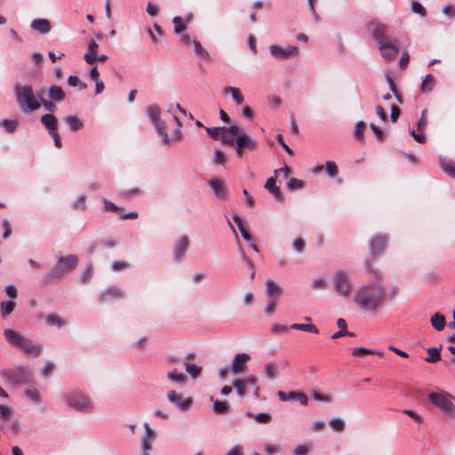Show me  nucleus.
<instances>
[{
    "instance_id": "f257e3e1",
    "label": "nucleus",
    "mask_w": 455,
    "mask_h": 455,
    "mask_svg": "<svg viewBox=\"0 0 455 455\" xmlns=\"http://www.w3.org/2000/svg\"><path fill=\"white\" fill-rule=\"evenodd\" d=\"M386 296L384 286L375 281L360 286L355 291L353 301L365 310H376L383 303Z\"/></svg>"
},
{
    "instance_id": "f03ea898",
    "label": "nucleus",
    "mask_w": 455,
    "mask_h": 455,
    "mask_svg": "<svg viewBox=\"0 0 455 455\" xmlns=\"http://www.w3.org/2000/svg\"><path fill=\"white\" fill-rule=\"evenodd\" d=\"M160 113L161 110L157 105H151L147 110V116L155 126L156 133L161 139L162 144L169 146L172 141H180L182 139V132L180 130L182 124L180 119L176 116H172L177 127L173 130L172 137H169L165 123L160 119Z\"/></svg>"
},
{
    "instance_id": "7ed1b4c3",
    "label": "nucleus",
    "mask_w": 455,
    "mask_h": 455,
    "mask_svg": "<svg viewBox=\"0 0 455 455\" xmlns=\"http://www.w3.org/2000/svg\"><path fill=\"white\" fill-rule=\"evenodd\" d=\"M4 336L7 342L13 347L21 348L25 353L29 354L35 357L41 355L43 347L35 343L30 339H28L12 329H5Z\"/></svg>"
},
{
    "instance_id": "20e7f679",
    "label": "nucleus",
    "mask_w": 455,
    "mask_h": 455,
    "mask_svg": "<svg viewBox=\"0 0 455 455\" xmlns=\"http://www.w3.org/2000/svg\"><path fill=\"white\" fill-rule=\"evenodd\" d=\"M13 91L21 112H32L40 108V103L30 85L15 84Z\"/></svg>"
},
{
    "instance_id": "39448f33",
    "label": "nucleus",
    "mask_w": 455,
    "mask_h": 455,
    "mask_svg": "<svg viewBox=\"0 0 455 455\" xmlns=\"http://www.w3.org/2000/svg\"><path fill=\"white\" fill-rule=\"evenodd\" d=\"M429 401L435 404L443 415L451 417L455 413L453 400L455 397L446 392H433L428 395Z\"/></svg>"
},
{
    "instance_id": "423d86ee",
    "label": "nucleus",
    "mask_w": 455,
    "mask_h": 455,
    "mask_svg": "<svg viewBox=\"0 0 455 455\" xmlns=\"http://www.w3.org/2000/svg\"><path fill=\"white\" fill-rule=\"evenodd\" d=\"M233 387L240 398L244 397L250 391H252L255 398L259 396V387L258 386L257 378L253 375H249L245 378L235 379L233 381Z\"/></svg>"
},
{
    "instance_id": "0eeeda50",
    "label": "nucleus",
    "mask_w": 455,
    "mask_h": 455,
    "mask_svg": "<svg viewBox=\"0 0 455 455\" xmlns=\"http://www.w3.org/2000/svg\"><path fill=\"white\" fill-rule=\"evenodd\" d=\"M66 402L73 409L81 412H89L94 409L92 399L82 393L71 392L64 395Z\"/></svg>"
},
{
    "instance_id": "6e6552de",
    "label": "nucleus",
    "mask_w": 455,
    "mask_h": 455,
    "mask_svg": "<svg viewBox=\"0 0 455 455\" xmlns=\"http://www.w3.org/2000/svg\"><path fill=\"white\" fill-rule=\"evenodd\" d=\"M259 141L251 137L248 133L243 132L235 138V155L237 158L242 159L245 153L253 152L259 147Z\"/></svg>"
},
{
    "instance_id": "1a4fd4ad",
    "label": "nucleus",
    "mask_w": 455,
    "mask_h": 455,
    "mask_svg": "<svg viewBox=\"0 0 455 455\" xmlns=\"http://www.w3.org/2000/svg\"><path fill=\"white\" fill-rule=\"evenodd\" d=\"M333 287L337 295L347 298L353 291L349 275L343 270L337 271L333 277Z\"/></svg>"
},
{
    "instance_id": "9d476101",
    "label": "nucleus",
    "mask_w": 455,
    "mask_h": 455,
    "mask_svg": "<svg viewBox=\"0 0 455 455\" xmlns=\"http://www.w3.org/2000/svg\"><path fill=\"white\" fill-rule=\"evenodd\" d=\"M299 52V48L292 45L281 47L277 44H271L269 46L270 55L277 60H286L291 58H295L298 56Z\"/></svg>"
},
{
    "instance_id": "9b49d317",
    "label": "nucleus",
    "mask_w": 455,
    "mask_h": 455,
    "mask_svg": "<svg viewBox=\"0 0 455 455\" xmlns=\"http://www.w3.org/2000/svg\"><path fill=\"white\" fill-rule=\"evenodd\" d=\"M377 47L379 50L382 58L387 62L394 60L399 52L397 40L387 39L386 41L379 42V44H377Z\"/></svg>"
},
{
    "instance_id": "f8f14e48",
    "label": "nucleus",
    "mask_w": 455,
    "mask_h": 455,
    "mask_svg": "<svg viewBox=\"0 0 455 455\" xmlns=\"http://www.w3.org/2000/svg\"><path fill=\"white\" fill-rule=\"evenodd\" d=\"M28 371L26 369L20 371L6 370L3 371L4 379L12 385H20L26 382Z\"/></svg>"
},
{
    "instance_id": "ddd939ff",
    "label": "nucleus",
    "mask_w": 455,
    "mask_h": 455,
    "mask_svg": "<svg viewBox=\"0 0 455 455\" xmlns=\"http://www.w3.org/2000/svg\"><path fill=\"white\" fill-rule=\"evenodd\" d=\"M167 399L180 411H187L193 403L191 397L182 398V396L174 390H171L167 393Z\"/></svg>"
},
{
    "instance_id": "4468645a",
    "label": "nucleus",
    "mask_w": 455,
    "mask_h": 455,
    "mask_svg": "<svg viewBox=\"0 0 455 455\" xmlns=\"http://www.w3.org/2000/svg\"><path fill=\"white\" fill-rule=\"evenodd\" d=\"M368 29L371 33L376 44H379V42H383L388 39L387 37L388 33V27L385 24L371 22L368 25Z\"/></svg>"
},
{
    "instance_id": "2eb2a0df",
    "label": "nucleus",
    "mask_w": 455,
    "mask_h": 455,
    "mask_svg": "<svg viewBox=\"0 0 455 455\" xmlns=\"http://www.w3.org/2000/svg\"><path fill=\"white\" fill-rule=\"evenodd\" d=\"M195 358L196 355L194 353H189L186 355L183 362L187 373L190 375L192 379L199 378L203 371L202 366L195 363Z\"/></svg>"
},
{
    "instance_id": "dca6fc26",
    "label": "nucleus",
    "mask_w": 455,
    "mask_h": 455,
    "mask_svg": "<svg viewBox=\"0 0 455 455\" xmlns=\"http://www.w3.org/2000/svg\"><path fill=\"white\" fill-rule=\"evenodd\" d=\"M250 359L251 356L249 354H236L229 365V371L235 374H238L244 371V370L246 369V363Z\"/></svg>"
},
{
    "instance_id": "f3484780",
    "label": "nucleus",
    "mask_w": 455,
    "mask_h": 455,
    "mask_svg": "<svg viewBox=\"0 0 455 455\" xmlns=\"http://www.w3.org/2000/svg\"><path fill=\"white\" fill-rule=\"evenodd\" d=\"M189 246V239L187 235H181L175 243L173 248V259L176 262H180Z\"/></svg>"
},
{
    "instance_id": "a211bd4d",
    "label": "nucleus",
    "mask_w": 455,
    "mask_h": 455,
    "mask_svg": "<svg viewBox=\"0 0 455 455\" xmlns=\"http://www.w3.org/2000/svg\"><path fill=\"white\" fill-rule=\"evenodd\" d=\"M143 427L144 433L141 438L140 448L141 450L150 451L152 448V442L156 438V433L148 422L143 423Z\"/></svg>"
},
{
    "instance_id": "6ab92c4d",
    "label": "nucleus",
    "mask_w": 455,
    "mask_h": 455,
    "mask_svg": "<svg viewBox=\"0 0 455 455\" xmlns=\"http://www.w3.org/2000/svg\"><path fill=\"white\" fill-rule=\"evenodd\" d=\"M387 236L386 235H378L373 236L370 241V249L372 255L381 254L387 245Z\"/></svg>"
},
{
    "instance_id": "aec40b11",
    "label": "nucleus",
    "mask_w": 455,
    "mask_h": 455,
    "mask_svg": "<svg viewBox=\"0 0 455 455\" xmlns=\"http://www.w3.org/2000/svg\"><path fill=\"white\" fill-rule=\"evenodd\" d=\"M277 395L281 401L286 402L295 400L299 402L302 405H307L308 403L307 395L305 393L299 391L283 392L278 391Z\"/></svg>"
},
{
    "instance_id": "412c9836",
    "label": "nucleus",
    "mask_w": 455,
    "mask_h": 455,
    "mask_svg": "<svg viewBox=\"0 0 455 455\" xmlns=\"http://www.w3.org/2000/svg\"><path fill=\"white\" fill-rule=\"evenodd\" d=\"M209 186L213 191L217 199L224 200L227 197L228 189L221 180L213 178L209 180Z\"/></svg>"
},
{
    "instance_id": "4be33fe9",
    "label": "nucleus",
    "mask_w": 455,
    "mask_h": 455,
    "mask_svg": "<svg viewBox=\"0 0 455 455\" xmlns=\"http://www.w3.org/2000/svg\"><path fill=\"white\" fill-rule=\"evenodd\" d=\"M77 257L74 254L61 256L58 259L57 266L64 272L71 271L77 263Z\"/></svg>"
},
{
    "instance_id": "5701e85b",
    "label": "nucleus",
    "mask_w": 455,
    "mask_h": 455,
    "mask_svg": "<svg viewBox=\"0 0 455 455\" xmlns=\"http://www.w3.org/2000/svg\"><path fill=\"white\" fill-rule=\"evenodd\" d=\"M40 122L44 125L49 134L58 132V120L52 114H44L40 117Z\"/></svg>"
},
{
    "instance_id": "b1692460",
    "label": "nucleus",
    "mask_w": 455,
    "mask_h": 455,
    "mask_svg": "<svg viewBox=\"0 0 455 455\" xmlns=\"http://www.w3.org/2000/svg\"><path fill=\"white\" fill-rule=\"evenodd\" d=\"M99 44L95 40L91 39L88 44L87 52H85L84 59L87 64H93L96 61L98 55Z\"/></svg>"
},
{
    "instance_id": "393cba45",
    "label": "nucleus",
    "mask_w": 455,
    "mask_h": 455,
    "mask_svg": "<svg viewBox=\"0 0 455 455\" xmlns=\"http://www.w3.org/2000/svg\"><path fill=\"white\" fill-rule=\"evenodd\" d=\"M30 27L44 35L48 34L51 30L50 21L46 19H35L32 20Z\"/></svg>"
},
{
    "instance_id": "a878e982",
    "label": "nucleus",
    "mask_w": 455,
    "mask_h": 455,
    "mask_svg": "<svg viewBox=\"0 0 455 455\" xmlns=\"http://www.w3.org/2000/svg\"><path fill=\"white\" fill-rule=\"evenodd\" d=\"M265 188L267 189L275 196V198L277 199L278 201L283 200V196L279 187H277L275 185V178L271 177L267 180L266 184H265Z\"/></svg>"
},
{
    "instance_id": "bb28decb",
    "label": "nucleus",
    "mask_w": 455,
    "mask_h": 455,
    "mask_svg": "<svg viewBox=\"0 0 455 455\" xmlns=\"http://www.w3.org/2000/svg\"><path fill=\"white\" fill-rule=\"evenodd\" d=\"M223 93H230L233 100L237 105H241L244 101V97L241 92V90L237 87L227 86L223 89Z\"/></svg>"
},
{
    "instance_id": "cd10ccee",
    "label": "nucleus",
    "mask_w": 455,
    "mask_h": 455,
    "mask_svg": "<svg viewBox=\"0 0 455 455\" xmlns=\"http://www.w3.org/2000/svg\"><path fill=\"white\" fill-rule=\"evenodd\" d=\"M337 325L339 328H341V331H339L335 333L332 334L331 336V339H339V338H341L343 336H349V337H354L355 336V333L354 332H350L347 331V322L345 321V319L343 318H339L337 320Z\"/></svg>"
},
{
    "instance_id": "c85d7f7f",
    "label": "nucleus",
    "mask_w": 455,
    "mask_h": 455,
    "mask_svg": "<svg viewBox=\"0 0 455 455\" xmlns=\"http://www.w3.org/2000/svg\"><path fill=\"white\" fill-rule=\"evenodd\" d=\"M108 296L121 299L124 297V291L117 287H109L105 290V292L102 295L100 296V301L104 302L108 299Z\"/></svg>"
},
{
    "instance_id": "c756f323",
    "label": "nucleus",
    "mask_w": 455,
    "mask_h": 455,
    "mask_svg": "<svg viewBox=\"0 0 455 455\" xmlns=\"http://www.w3.org/2000/svg\"><path fill=\"white\" fill-rule=\"evenodd\" d=\"M210 401L213 403V411L217 414H225L229 411V404L227 402H222L218 399L210 397Z\"/></svg>"
},
{
    "instance_id": "7c9ffc66",
    "label": "nucleus",
    "mask_w": 455,
    "mask_h": 455,
    "mask_svg": "<svg viewBox=\"0 0 455 455\" xmlns=\"http://www.w3.org/2000/svg\"><path fill=\"white\" fill-rule=\"evenodd\" d=\"M433 328L436 331H443L444 329L446 320L443 315L441 313H435L431 316L430 319Z\"/></svg>"
},
{
    "instance_id": "2f4dec72",
    "label": "nucleus",
    "mask_w": 455,
    "mask_h": 455,
    "mask_svg": "<svg viewBox=\"0 0 455 455\" xmlns=\"http://www.w3.org/2000/svg\"><path fill=\"white\" fill-rule=\"evenodd\" d=\"M167 379L171 382L180 385H185L187 381L186 376L182 372L178 371L176 369H173L167 373Z\"/></svg>"
},
{
    "instance_id": "473e14b6",
    "label": "nucleus",
    "mask_w": 455,
    "mask_h": 455,
    "mask_svg": "<svg viewBox=\"0 0 455 455\" xmlns=\"http://www.w3.org/2000/svg\"><path fill=\"white\" fill-rule=\"evenodd\" d=\"M48 95L51 100L60 102L65 99V92L60 86H52L49 88Z\"/></svg>"
},
{
    "instance_id": "72a5a7b5",
    "label": "nucleus",
    "mask_w": 455,
    "mask_h": 455,
    "mask_svg": "<svg viewBox=\"0 0 455 455\" xmlns=\"http://www.w3.org/2000/svg\"><path fill=\"white\" fill-rule=\"evenodd\" d=\"M267 295L269 297H279L282 294V288L276 284L273 280H267Z\"/></svg>"
},
{
    "instance_id": "f704fd0d",
    "label": "nucleus",
    "mask_w": 455,
    "mask_h": 455,
    "mask_svg": "<svg viewBox=\"0 0 455 455\" xmlns=\"http://www.w3.org/2000/svg\"><path fill=\"white\" fill-rule=\"evenodd\" d=\"M65 122L72 132H76L84 126L83 122L76 116L73 115L66 116Z\"/></svg>"
},
{
    "instance_id": "c9c22d12",
    "label": "nucleus",
    "mask_w": 455,
    "mask_h": 455,
    "mask_svg": "<svg viewBox=\"0 0 455 455\" xmlns=\"http://www.w3.org/2000/svg\"><path fill=\"white\" fill-rule=\"evenodd\" d=\"M290 328L293 329V330L307 331V332H311V333H315V334H318L319 333L318 328L315 324H312V323H309V324H307V323H292L290 326Z\"/></svg>"
},
{
    "instance_id": "e433bc0d",
    "label": "nucleus",
    "mask_w": 455,
    "mask_h": 455,
    "mask_svg": "<svg viewBox=\"0 0 455 455\" xmlns=\"http://www.w3.org/2000/svg\"><path fill=\"white\" fill-rule=\"evenodd\" d=\"M246 415L250 418H253L257 422L260 424H267L271 420V415L267 412L252 413L251 411L246 412Z\"/></svg>"
},
{
    "instance_id": "4c0bfd02",
    "label": "nucleus",
    "mask_w": 455,
    "mask_h": 455,
    "mask_svg": "<svg viewBox=\"0 0 455 455\" xmlns=\"http://www.w3.org/2000/svg\"><path fill=\"white\" fill-rule=\"evenodd\" d=\"M435 84V79L433 75H427L422 81L421 90L423 92H429L433 90Z\"/></svg>"
},
{
    "instance_id": "58836bf2",
    "label": "nucleus",
    "mask_w": 455,
    "mask_h": 455,
    "mask_svg": "<svg viewBox=\"0 0 455 455\" xmlns=\"http://www.w3.org/2000/svg\"><path fill=\"white\" fill-rule=\"evenodd\" d=\"M233 220L237 225V228H238L243 238L248 242L251 241V236L250 233L244 228L241 217L238 214H235L233 217Z\"/></svg>"
},
{
    "instance_id": "ea45409f",
    "label": "nucleus",
    "mask_w": 455,
    "mask_h": 455,
    "mask_svg": "<svg viewBox=\"0 0 455 455\" xmlns=\"http://www.w3.org/2000/svg\"><path fill=\"white\" fill-rule=\"evenodd\" d=\"M192 44L194 48V52L197 57L204 60H206L210 57L209 53L204 49L199 41L193 40Z\"/></svg>"
},
{
    "instance_id": "a19ab883",
    "label": "nucleus",
    "mask_w": 455,
    "mask_h": 455,
    "mask_svg": "<svg viewBox=\"0 0 455 455\" xmlns=\"http://www.w3.org/2000/svg\"><path fill=\"white\" fill-rule=\"evenodd\" d=\"M441 347H429L427 352L428 354V357L425 358V361L427 363H436L441 359L440 354Z\"/></svg>"
},
{
    "instance_id": "79ce46f5",
    "label": "nucleus",
    "mask_w": 455,
    "mask_h": 455,
    "mask_svg": "<svg viewBox=\"0 0 455 455\" xmlns=\"http://www.w3.org/2000/svg\"><path fill=\"white\" fill-rule=\"evenodd\" d=\"M441 167L449 176L455 178V163L441 159Z\"/></svg>"
},
{
    "instance_id": "37998d69",
    "label": "nucleus",
    "mask_w": 455,
    "mask_h": 455,
    "mask_svg": "<svg viewBox=\"0 0 455 455\" xmlns=\"http://www.w3.org/2000/svg\"><path fill=\"white\" fill-rule=\"evenodd\" d=\"M264 372L269 379H275L277 376V368L273 362H269L264 365Z\"/></svg>"
},
{
    "instance_id": "c03bdc74",
    "label": "nucleus",
    "mask_w": 455,
    "mask_h": 455,
    "mask_svg": "<svg viewBox=\"0 0 455 455\" xmlns=\"http://www.w3.org/2000/svg\"><path fill=\"white\" fill-rule=\"evenodd\" d=\"M65 273L57 266L54 269L50 271L45 276V282L51 283L56 281L64 275Z\"/></svg>"
},
{
    "instance_id": "a18cd8bd",
    "label": "nucleus",
    "mask_w": 455,
    "mask_h": 455,
    "mask_svg": "<svg viewBox=\"0 0 455 455\" xmlns=\"http://www.w3.org/2000/svg\"><path fill=\"white\" fill-rule=\"evenodd\" d=\"M68 84L71 87H77L79 90H84L87 87V84L82 82L77 76H69Z\"/></svg>"
},
{
    "instance_id": "49530a36",
    "label": "nucleus",
    "mask_w": 455,
    "mask_h": 455,
    "mask_svg": "<svg viewBox=\"0 0 455 455\" xmlns=\"http://www.w3.org/2000/svg\"><path fill=\"white\" fill-rule=\"evenodd\" d=\"M45 320L49 325H56L59 328L65 325V321L63 319H61L58 315H55V314L48 315L46 316Z\"/></svg>"
},
{
    "instance_id": "de8ad7c7",
    "label": "nucleus",
    "mask_w": 455,
    "mask_h": 455,
    "mask_svg": "<svg viewBox=\"0 0 455 455\" xmlns=\"http://www.w3.org/2000/svg\"><path fill=\"white\" fill-rule=\"evenodd\" d=\"M330 427L336 432H341L345 428V421L341 418H334L329 422Z\"/></svg>"
},
{
    "instance_id": "09e8293b",
    "label": "nucleus",
    "mask_w": 455,
    "mask_h": 455,
    "mask_svg": "<svg viewBox=\"0 0 455 455\" xmlns=\"http://www.w3.org/2000/svg\"><path fill=\"white\" fill-rule=\"evenodd\" d=\"M172 22L174 25V32L176 34H180L181 32L186 30V25L184 24V20L180 16H175L172 19Z\"/></svg>"
},
{
    "instance_id": "8fccbe9b",
    "label": "nucleus",
    "mask_w": 455,
    "mask_h": 455,
    "mask_svg": "<svg viewBox=\"0 0 455 455\" xmlns=\"http://www.w3.org/2000/svg\"><path fill=\"white\" fill-rule=\"evenodd\" d=\"M352 355L354 356H357L359 355H382V353L377 352V351L372 350V349L364 348V347H355V348L352 349Z\"/></svg>"
},
{
    "instance_id": "3c124183",
    "label": "nucleus",
    "mask_w": 455,
    "mask_h": 455,
    "mask_svg": "<svg viewBox=\"0 0 455 455\" xmlns=\"http://www.w3.org/2000/svg\"><path fill=\"white\" fill-rule=\"evenodd\" d=\"M325 171L330 178H334L338 175L339 169L337 164L332 161H327L325 164Z\"/></svg>"
},
{
    "instance_id": "603ef678",
    "label": "nucleus",
    "mask_w": 455,
    "mask_h": 455,
    "mask_svg": "<svg viewBox=\"0 0 455 455\" xmlns=\"http://www.w3.org/2000/svg\"><path fill=\"white\" fill-rule=\"evenodd\" d=\"M142 195V190L139 188H133L121 192L120 196L123 198L129 199L133 196H140Z\"/></svg>"
},
{
    "instance_id": "864d4df0",
    "label": "nucleus",
    "mask_w": 455,
    "mask_h": 455,
    "mask_svg": "<svg viewBox=\"0 0 455 455\" xmlns=\"http://www.w3.org/2000/svg\"><path fill=\"white\" fill-rule=\"evenodd\" d=\"M221 140L224 143L229 145V146H232V145H235V136H234L233 134L229 133L226 129L225 127H223V130H222V132H221Z\"/></svg>"
},
{
    "instance_id": "5fc2aeb1",
    "label": "nucleus",
    "mask_w": 455,
    "mask_h": 455,
    "mask_svg": "<svg viewBox=\"0 0 455 455\" xmlns=\"http://www.w3.org/2000/svg\"><path fill=\"white\" fill-rule=\"evenodd\" d=\"M304 182L296 178H291L287 182V188L290 190L301 189L304 188Z\"/></svg>"
},
{
    "instance_id": "6e6d98bb",
    "label": "nucleus",
    "mask_w": 455,
    "mask_h": 455,
    "mask_svg": "<svg viewBox=\"0 0 455 455\" xmlns=\"http://www.w3.org/2000/svg\"><path fill=\"white\" fill-rule=\"evenodd\" d=\"M213 164L216 165H224L226 163V157L222 151L215 150L213 153Z\"/></svg>"
},
{
    "instance_id": "4d7b16f0",
    "label": "nucleus",
    "mask_w": 455,
    "mask_h": 455,
    "mask_svg": "<svg viewBox=\"0 0 455 455\" xmlns=\"http://www.w3.org/2000/svg\"><path fill=\"white\" fill-rule=\"evenodd\" d=\"M411 11L415 13L419 14L421 17H425L427 14L424 6L418 1H413L411 3Z\"/></svg>"
},
{
    "instance_id": "13d9d810",
    "label": "nucleus",
    "mask_w": 455,
    "mask_h": 455,
    "mask_svg": "<svg viewBox=\"0 0 455 455\" xmlns=\"http://www.w3.org/2000/svg\"><path fill=\"white\" fill-rule=\"evenodd\" d=\"M18 121L17 120H3L2 121V125L4 127V129L6 130V132H12L16 130L17 126H18Z\"/></svg>"
},
{
    "instance_id": "bf43d9fd",
    "label": "nucleus",
    "mask_w": 455,
    "mask_h": 455,
    "mask_svg": "<svg viewBox=\"0 0 455 455\" xmlns=\"http://www.w3.org/2000/svg\"><path fill=\"white\" fill-rule=\"evenodd\" d=\"M364 128H365V124L363 121H359L356 123L355 132H354V136L357 140H361L363 139Z\"/></svg>"
},
{
    "instance_id": "052dcab7",
    "label": "nucleus",
    "mask_w": 455,
    "mask_h": 455,
    "mask_svg": "<svg viewBox=\"0 0 455 455\" xmlns=\"http://www.w3.org/2000/svg\"><path fill=\"white\" fill-rule=\"evenodd\" d=\"M103 207L106 212H117L118 211L122 210V208L118 207L114 203L107 199H103Z\"/></svg>"
},
{
    "instance_id": "680f3d73",
    "label": "nucleus",
    "mask_w": 455,
    "mask_h": 455,
    "mask_svg": "<svg viewBox=\"0 0 455 455\" xmlns=\"http://www.w3.org/2000/svg\"><path fill=\"white\" fill-rule=\"evenodd\" d=\"M85 201H86V196H84V195L79 196L73 203L74 208L85 210V208H86Z\"/></svg>"
},
{
    "instance_id": "e2e57ef3",
    "label": "nucleus",
    "mask_w": 455,
    "mask_h": 455,
    "mask_svg": "<svg viewBox=\"0 0 455 455\" xmlns=\"http://www.w3.org/2000/svg\"><path fill=\"white\" fill-rule=\"evenodd\" d=\"M271 331L275 335L285 333L288 331V326L285 324L274 323L271 326Z\"/></svg>"
},
{
    "instance_id": "0e129e2a",
    "label": "nucleus",
    "mask_w": 455,
    "mask_h": 455,
    "mask_svg": "<svg viewBox=\"0 0 455 455\" xmlns=\"http://www.w3.org/2000/svg\"><path fill=\"white\" fill-rule=\"evenodd\" d=\"M427 124V109H424L421 113V116L419 120L418 121L417 126L418 130L419 132H423Z\"/></svg>"
},
{
    "instance_id": "69168bd1",
    "label": "nucleus",
    "mask_w": 455,
    "mask_h": 455,
    "mask_svg": "<svg viewBox=\"0 0 455 455\" xmlns=\"http://www.w3.org/2000/svg\"><path fill=\"white\" fill-rule=\"evenodd\" d=\"M305 246L306 244L302 238H297L292 243V247L298 253L303 252Z\"/></svg>"
},
{
    "instance_id": "338daca9",
    "label": "nucleus",
    "mask_w": 455,
    "mask_h": 455,
    "mask_svg": "<svg viewBox=\"0 0 455 455\" xmlns=\"http://www.w3.org/2000/svg\"><path fill=\"white\" fill-rule=\"evenodd\" d=\"M15 303L13 301L2 302L1 307L4 315H10L14 309Z\"/></svg>"
},
{
    "instance_id": "774afa93",
    "label": "nucleus",
    "mask_w": 455,
    "mask_h": 455,
    "mask_svg": "<svg viewBox=\"0 0 455 455\" xmlns=\"http://www.w3.org/2000/svg\"><path fill=\"white\" fill-rule=\"evenodd\" d=\"M280 450V447L276 444L266 443L264 446V451L267 455L276 454Z\"/></svg>"
}]
</instances>
